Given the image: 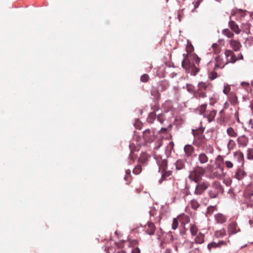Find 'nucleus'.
Listing matches in <instances>:
<instances>
[{
  "label": "nucleus",
  "instance_id": "nucleus-46",
  "mask_svg": "<svg viewBox=\"0 0 253 253\" xmlns=\"http://www.w3.org/2000/svg\"><path fill=\"white\" fill-rule=\"evenodd\" d=\"M215 71L216 70H214L213 71H212L209 74V77L211 80H213L217 77V74L215 72Z\"/></svg>",
  "mask_w": 253,
  "mask_h": 253
},
{
  "label": "nucleus",
  "instance_id": "nucleus-48",
  "mask_svg": "<svg viewBox=\"0 0 253 253\" xmlns=\"http://www.w3.org/2000/svg\"><path fill=\"white\" fill-rule=\"evenodd\" d=\"M149 80V77L148 75L144 74L141 76L140 80L142 82L147 83Z\"/></svg>",
  "mask_w": 253,
  "mask_h": 253
},
{
  "label": "nucleus",
  "instance_id": "nucleus-33",
  "mask_svg": "<svg viewBox=\"0 0 253 253\" xmlns=\"http://www.w3.org/2000/svg\"><path fill=\"white\" fill-rule=\"evenodd\" d=\"M151 94L154 96L155 98L157 100H159L161 98V94L160 93V91L159 89H152L151 90Z\"/></svg>",
  "mask_w": 253,
  "mask_h": 253
},
{
  "label": "nucleus",
  "instance_id": "nucleus-64",
  "mask_svg": "<svg viewBox=\"0 0 253 253\" xmlns=\"http://www.w3.org/2000/svg\"><path fill=\"white\" fill-rule=\"evenodd\" d=\"M237 58H238V60H240V59L242 60V59H243V56L241 53H240L238 55V56H237Z\"/></svg>",
  "mask_w": 253,
  "mask_h": 253
},
{
  "label": "nucleus",
  "instance_id": "nucleus-39",
  "mask_svg": "<svg viewBox=\"0 0 253 253\" xmlns=\"http://www.w3.org/2000/svg\"><path fill=\"white\" fill-rule=\"evenodd\" d=\"M190 231L191 234L193 235H196L198 231V227L194 224H191L190 225Z\"/></svg>",
  "mask_w": 253,
  "mask_h": 253
},
{
  "label": "nucleus",
  "instance_id": "nucleus-44",
  "mask_svg": "<svg viewBox=\"0 0 253 253\" xmlns=\"http://www.w3.org/2000/svg\"><path fill=\"white\" fill-rule=\"evenodd\" d=\"M193 134L194 137V139L197 138L198 136H200L201 135L203 134V130L202 129H198V130H193Z\"/></svg>",
  "mask_w": 253,
  "mask_h": 253
},
{
  "label": "nucleus",
  "instance_id": "nucleus-32",
  "mask_svg": "<svg viewBox=\"0 0 253 253\" xmlns=\"http://www.w3.org/2000/svg\"><path fill=\"white\" fill-rule=\"evenodd\" d=\"M226 235V231L224 229L216 231L214 232V236L216 238H219L224 237Z\"/></svg>",
  "mask_w": 253,
  "mask_h": 253
},
{
  "label": "nucleus",
  "instance_id": "nucleus-35",
  "mask_svg": "<svg viewBox=\"0 0 253 253\" xmlns=\"http://www.w3.org/2000/svg\"><path fill=\"white\" fill-rule=\"evenodd\" d=\"M212 187L213 188H214L215 190H217L219 192L222 190V188L220 184V183L218 181H214L212 183Z\"/></svg>",
  "mask_w": 253,
  "mask_h": 253
},
{
  "label": "nucleus",
  "instance_id": "nucleus-25",
  "mask_svg": "<svg viewBox=\"0 0 253 253\" xmlns=\"http://www.w3.org/2000/svg\"><path fill=\"white\" fill-rule=\"evenodd\" d=\"M169 86V84L168 81H162L159 83L158 89L160 92H164L166 91Z\"/></svg>",
  "mask_w": 253,
  "mask_h": 253
},
{
  "label": "nucleus",
  "instance_id": "nucleus-63",
  "mask_svg": "<svg viewBox=\"0 0 253 253\" xmlns=\"http://www.w3.org/2000/svg\"><path fill=\"white\" fill-rule=\"evenodd\" d=\"M167 131V128H163H163H161V129H160V131H159V132H160V133H166Z\"/></svg>",
  "mask_w": 253,
  "mask_h": 253
},
{
  "label": "nucleus",
  "instance_id": "nucleus-58",
  "mask_svg": "<svg viewBox=\"0 0 253 253\" xmlns=\"http://www.w3.org/2000/svg\"><path fill=\"white\" fill-rule=\"evenodd\" d=\"M131 253H140V250L138 247L134 248L131 251Z\"/></svg>",
  "mask_w": 253,
  "mask_h": 253
},
{
  "label": "nucleus",
  "instance_id": "nucleus-2",
  "mask_svg": "<svg viewBox=\"0 0 253 253\" xmlns=\"http://www.w3.org/2000/svg\"><path fill=\"white\" fill-rule=\"evenodd\" d=\"M156 160L159 167V169L162 171V177L159 181L161 183L163 180L167 179V177L171 174L172 171L166 170L168 162L166 159H163L161 157L157 156L156 157Z\"/></svg>",
  "mask_w": 253,
  "mask_h": 253
},
{
  "label": "nucleus",
  "instance_id": "nucleus-11",
  "mask_svg": "<svg viewBox=\"0 0 253 253\" xmlns=\"http://www.w3.org/2000/svg\"><path fill=\"white\" fill-rule=\"evenodd\" d=\"M205 241V236L202 233H199L197 236L195 237L194 242H189V248H192L194 247V244L195 243L198 244H201L203 243Z\"/></svg>",
  "mask_w": 253,
  "mask_h": 253
},
{
  "label": "nucleus",
  "instance_id": "nucleus-20",
  "mask_svg": "<svg viewBox=\"0 0 253 253\" xmlns=\"http://www.w3.org/2000/svg\"><path fill=\"white\" fill-rule=\"evenodd\" d=\"M227 243L224 241H220L218 243L211 242L209 244L208 246V248L209 250H211V248H220L222 246H226Z\"/></svg>",
  "mask_w": 253,
  "mask_h": 253
},
{
  "label": "nucleus",
  "instance_id": "nucleus-59",
  "mask_svg": "<svg viewBox=\"0 0 253 253\" xmlns=\"http://www.w3.org/2000/svg\"><path fill=\"white\" fill-rule=\"evenodd\" d=\"M249 127L251 129H253V118L251 119L248 122Z\"/></svg>",
  "mask_w": 253,
  "mask_h": 253
},
{
  "label": "nucleus",
  "instance_id": "nucleus-1",
  "mask_svg": "<svg viewBox=\"0 0 253 253\" xmlns=\"http://www.w3.org/2000/svg\"><path fill=\"white\" fill-rule=\"evenodd\" d=\"M206 169L201 166H197L190 171L188 178L190 180L198 182L202 180V177L206 173Z\"/></svg>",
  "mask_w": 253,
  "mask_h": 253
},
{
  "label": "nucleus",
  "instance_id": "nucleus-34",
  "mask_svg": "<svg viewBox=\"0 0 253 253\" xmlns=\"http://www.w3.org/2000/svg\"><path fill=\"white\" fill-rule=\"evenodd\" d=\"M222 33L228 38H232L234 36V33L228 29H225L222 30Z\"/></svg>",
  "mask_w": 253,
  "mask_h": 253
},
{
  "label": "nucleus",
  "instance_id": "nucleus-49",
  "mask_svg": "<svg viewBox=\"0 0 253 253\" xmlns=\"http://www.w3.org/2000/svg\"><path fill=\"white\" fill-rule=\"evenodd\" d=\"M178 225V219L174 218L173 220V222H172V225H171L172 229L175 230L176 229H177Z\"/></svg>",
  "mask_w": 253,
  "mask_h": 253
},
{
  "label": "nucleus",
  "instance_id": "nucleus-37",
  "mask_svg": "<svg viewBox=\"0 0 253 253\" xmlns=\"http://www.w3.org/2000/svg\"><path fill=\"white\" fill-rule=\"evenodd\" d=\"M156 115L155 112H152L150 113L148 115V117L147 118V121L149 123H151V124L153 123L154 120L156 118Z\"/></svg>",
  "mask_w": 253,
  "mask_h": 253
},
{
  "label": "nucleus",
  "instance_id": "nucleus-5",
  "mask_svg": "<svg viewBox=\"0 0 253 253\" xmlns=\"http://www.w3.org/2000/svg\"><path fill=\"white\" fill-rule=\"evenodd\" d=\"M193 144L198 147H203L204 150H205L204 147L206 146L207 153H209L212 154L213 152L214 149L213 147L210 144L207 145L204 135L198 136L197 138L194 139Z\"/></svg>",
  "mask_w": 253,
  "mask_h": 253
},
{
  "label": "nucleus",
  "instance_id": "nucleus-51",
  "mask_svg": "<svg viewBox=\"0 0 253 253\" xmlns=\"http://www.w3.org/2000/svg\"><path fill=\"white\" fill-rule=\"evenodd\" d=\"M236 14H240L241 15H245V12L241 9L233 10L232 11V16Z\"/></svg>",
  "mask_w": 253,
  "mask_h": 253
},
{
  "label": "nucleus",
  "instance_id": "nucleus-60",
  "mask_svg": "<svg viewBox=\"0 0 253 253\" xmlns=\"http://www.w3.org/2000/svg\"><path fill=\"white\" fill-rule=\"evenodd\" d=\"M241 85L245 87L246 89H247L248 87H250V84L247 82H242L241 83Z\"/></svg>",
  "mask_w": 253,
  "mask_h": 253
},
{
  "label": "nucleus",
  "instance_id": "nucleus-62",
  "mask_svg": "<svg viewBox=\"0 0 253 253\" xmlns=\"http://www.w3.org/2000/svg\"><path fill=\"white\" fill-rule=\"evenodd\" d=\"M235 117L236 118L238 122H240V120L239 118V113L238 111H236L235 113Z\"/></svg>",
  "mask_w": 253,
  "mask_h": 253
},
{
  "label": "nucleus",
  "instance_id": "nucleus-8",
  "mask_svg": "<svg viewBox=\"0 0 253 253\" xmlns=\"http://www.w3.org/2000/svg\"><path fill=\"white\" fill-rule=\"evenodd\" d=\"M228 234L229 235L235 234L240 231V229L238 224L235 221H231L228 226L227 228Z\"/></svg>",
  "mask_w": 253,
  "mask_h": 253
},
{
  "label": "nucleus",
  "instance_id": "nucleus-14",
  "mask_svg": "<svg viewBox=\"0 0 253 253\" xmlns=\"http://www.w3.org/2000/svg\"><path fill=\"white\" fill-rule=\"evenodd\" d=\"M216 161H220L221 163H222L226 168L228 169H232L233 168L234 165L233 162L229 160H224L221 156H218L216 158Z\"/></svg>",
  "mask_w": 253,
  "mask_h": 253
},
{
  "label": "nucleus",
  "instance_id": "nucleus-50",
  "mask_svg": "<svg viewBox=\"0 0 253 253\" xmlns=\"http://www.w3.org/2000/svg\"><path fill=\"white\" fill-rule=\"evenodd\" d=\"M187 90L190 93H194L195 91L194 86L192 84H187L186 85Z\"/></svg>",
  "mask_w": 253,
  "mask_h": 253
},
{
  "label": "nucleus",
  "instance_id": "nucleus-16",
  "mask_svg": "<svg viewBox=\"0 0 253 253\" xmlns=\"http://www.w3.org/2000/svg\"><path fill=\"white\" fill-rule=\"evenodd\" d=\"M237 141L240 147H245L247 145L249 139L245 135H243L238 137Z\"/></svg>",
  "mask_w": 253,
  "mask_h": 253
},
{
  "label": "nucleus",
  "instance_id": "nucleus-17",
  "mask_svg": "<svg viewBox=\"0 0 253 253\" xmlns=\"http://www.w3.org/2000/svg\"><path fill=\"white\" fill-rule=\"evenodd\" d=\"M214 219L217 223L223 224L226 222L227 217L225 215L221 213H218L214 215Z\"/></svg>",
  "mask_w": 253,
  "mask_h": 253
},
{
  "label": "nucleus",
  "instance_id": "nucleus-40",
  "mask_svg": "<svg viewBox=\"0 0 253 253\" xmlns=\"http://www.w3.org/2000/svg\"><path fill=\"white\" fill-rule=\"evenodd\" d=\"M190 57L195 64H199L200 62L201 59L196 54H191Z\"/></svg>",
  "mask_w": 253,
  "mask_h": 253
},
{
  "label": "nucleus",
  "instance_id": "nucleus-12",
  "mask_svg": "<svg viewBox=\"0 0 253 253\" xmlns=\"http://www.w3.org/2000/svg\"><path fill=\"white\" fill-rule=\"evenodd\" d=\"M215 63L214 65V70H217L218 69H222L226 64L225 63L223 58L220 56H217L215 59Z\"/></svg>",
  "mask_w": 253,
  "mask_h": 253
},
{
  "label": "nucleus",
  "instance_id": "nucleus-55",
  "mask_svg": "<svg viewBox=\"0 0 253 253\" xmlns=\"http://www.w3.org/2000/svg\"><path fill=\"white\" fill-rule=\"evenodd\" d=\"M157 119L161 124H162L165 120L164 115L162 114L158 115Z\"/></svg>",
  "mask_w": 253,
  "mask_h": 253
},
{
  "label": "nucleus",
  "instance_id": "nucleus-28",
  "mask_svg": "<svg viewBox=\"0 0 253 253\" xmlns=\"http://www.w3.org/2000/svg\"><path fill=\"white\" fill-rule=\"evenodd\" d=\"M227 133L229 136L235 138L238 136L237 130L232 127H229L227 129Z\"/></svg>",
  "mask_w": 253,
  "mask_h": 253
},
{
  "label": "nucleus",
  "instance_id": "nucleus-45",
  "mask_svg": "<svg viewBox=\"0 0 253 253\" xmlns=\"http://www.w3.org/2000/svg\"><path fill=\"white\" fill-rule=\"evenodd\" d=\"M230 90H231L230 86L228 84H225L224 86V89L223 90V93L228 96V94L231 92H230Z\"/></svg>",
  "mask_w": 253,
  "mask_h": 253
},
{
  "label": "nucleus",
  "instance_id": "nucleus-3",
  "mask_svg": "<svg viewBox=\"0 0 253 253\" xmlns=\"http://www.w3.org/2000/svg\"><path fill=\"white\" fill-rule=\"evenodd\" d=\"M182 66L192 75H196L199 70L191 59L190 55L184 58L182 62Z\"/></svg>",
  "mask_w": 253,
  "mask_h": 253
},
{
  "label": "nucleus",
  "instance_id": "nucleus-61",
  "mask_svg": "<svg viewBox=\"0 0 253 253\" xmlns=\"http://www.w3.org/2000/svg\"><path fill=\"white\" fill-rule=\"evenodd\" d=\"M200 250L198 248H195L191 250L189 253H199Z\"/></svg>",
  "mask_w": 253,
  "mask_h": 253
},
{
  "label": "nucleus",
  "instance_id": "nucleus-43",
  "mask_svg": "<svg viewBox=\"0 0 253 253\" xmlns=\"http://www.w3.org/2000/svg\"><path fill=\"white\" fill-rule=\"evenodd\" d=\"M247 157L248 160H253V149L249 148L247 150Z\"/></svg>",
  "mask_w": 253,
  "mask_h": 253
},
{
  "label": "nucleus",
  "instance_id": "nucleus-56",
  "mask_svg": "<svg viewBox=\"0 0 253 253\" xmlns=\"http://www.w3.org/2000/svg\"><path fill=\"white\" fill-rule=\"evenodd\" d=\"M153 110L152 112L155 113L156 111H158L159 109V105L158 103H156L154 106H153L151 108Z\"/></svg>",
  "mask_w": 253,
  "mask_h": 253
},
{
  "label": "nucleus",
  "instance_id": "nucleus-26",
  "mask_svg": "<svg viewBox=\"0 0 253 253\" xmlns=\"http://www.w3.org/2000/svg\"><path fill=\"white\" fill-rule=\"evenodd\" d=\"M216 114V111L215 110H212L209 112H207L205 117L207 118L209 122L212 121Z\"/></svg>",
  "mask_w": 253,
  "mask_h": 253
},
{
  "label": "nucleus",
  "instance_id": "nucleus-9",
  "mask_svg": "<svg viewBox=\"0 0 253 253\" xmlns=\"http://www.w3.org/2000/svg\"><path fill=\"white\" fill-rule=\"evenodd\" d=\"M225 55L227 59L226 64L228 63H234L237 60H238L237 56L235 55L233 51L231 50H225Z\"/></svg>",
  "mask_w": 253,
  "mask_h": 253
},
{
  "label": "nucleus",
  "instance_id": "nucleus-6",
  "mask_svg": "<svg viewBox=\"0 0 253 253\" xmlns=\"http://www.w3.org/2000/svg\"><path fill=\"white\" fill-rule=\"evenodd\" d=\"M196 183H197V184L194 192V194L196 195H201L203 194L210 185V183L207 181H201Z\"/></svg>",
  "mask_w": 253,
  "mask_h": 253
},
{
  "label": "nucleus",
  "instance_id": "nucleus-27",
  "mask_svg": "<svg viewBox=\"0 0 253 253\" xmlns=\"http://www.w3.org/2000/svg\"><path fill=\"white\" fill-rule=\"evenodd\" d=\"M223 172H221L220 170H216L213 171L211 173V178H217L221 179L223 178Z\"/></svg>",
  "mask_w": 253,
  "mask_h": 253
},
{
  "label": "nucleus",
  "instance_id": "nucleus-13",
  "mask_svg": "<svg viewBox=\"0 0 253 253\" xmlns=\"http://www.w3.org/2000/svg\"><path fill=\"white\" fill-rule=\"evenodd\" d=\"M228 100L232 105L235 106L239 104L238 97L234 92H231L228 95Z\"/></svg>",
  "mask_w": 253,
  "mask_h": 253
},
{
  "label": "nucleus",
  "instance_id": "nucleus-30",
  "mask_svg": "<svg viewBox=\"0 0 253 253\" xmlns=\"http://www.w3.org/2000/svg\"><path fill=\"white\" fill-rule=\"evenodd\" d=\"M148 161V155L145 153H142L138 159L139 164H145Z\"/></svg>",
  "mask_w": 253,
  "mask_h": 253
},
{
  "label": "nucleus",
  "instance_id": "nucleus-15",
  "mask_svg": "<svg viewBox=\"0 0 253 253\" xmlns=\"http://www.w3.org/2000/svg\"><path fill=\"white\" fill-rule=\"evenodd\" d=\"M206 152V149L205 150ZM207 152H201L198 155V160L199 163L202 165L207 164L209 160L208 156H207Z\"/></svg>",
  "mask_w": 253,
  "mask_h": 253
},
{
  "label": "nucleus",
  "instance_id": "nucleus-22",
  "mask_svg": "<svg viewBox=\"0 0 253 253\" xmlns=\"http://www.w3.org/2000/svg\"><path fill=\"white\" fill-rule=\"evenodd\" d=\"M229 26L235 34H239L240 33L241 30L239 28L238 25L234 21L230 20L229 22Z\"/></svg>",
  "mask_w": 253,
  "mask_h": 253
},
{
  "label": "nucleus",
  "instance_id": "nucleus-54",
  "mask_svg": "<svg viewBox=\"0 0 253 253\" xmlns=\"http://www.w3.org/2000/svg\"><path fill=\"white\" fill-rule=\"evenodd\" d=\"M134 126L136 128L141 129L142 128V124L139 120H136L134 123Z\"/></svg>",
  "mask_w": 253,
  "mask_h": 253
},
{
  "label": "nucleus",
  "instance_id": "nucleus-53",
  "mask_svg": "<svg viewBox=\"0 0 253 253\" xmlns=\"http://www.w3.org/2000/svg\"><path fill=\"white\" fill-rule=\"evenodd\" d=\"M126 174L125 176L124 177V179L127 181H129V182H130V180L131 179V175H130V170L129 169H127L126 170Z\"/></svg>",
  "mask_w": 253,
  "mask_h": 253
},
{
  "label": "nucleus",
  "instance_id": "nucleus-38",
  "mask_svg": "<svg viewBox=\"0 0 253 253\" xmlns=\"http://www.w3.org/2000/svg\"><path fill=\"white\" fill-rule=\"evenodd\" d=\"M218 194H219V192L217 191V190H211L208 192V195H209V197L211 199L216 198L217 197Z\"/></svg>",
  "mask_w": 253,
  "mask_h": 253
},
{
  "label": "nucleus",
  "instance_id": "nucleus-29",
  "mask_svg": "<svg viewBox=\"0 0 253 253\" xmlns=\"http://www.w3.org/2000/svg\"><path fill=\"white\" fill-rule=\"evenodd\" d=\"M178 219L179 221L181 222V224L184 225L188 223L190 221L189 217L184 214L179 215L178 217Z\"/></svg>",
  "mask_w": 253,
  "mask_h": 253
},
{
  "label": "nucleus",
  "instance_id": "nucleus-18",
  "mask_svg": "<svg viewBox=\"0 0 253 253\" xmlns=\"http://www.w3.org/2000/svg\"><path fill=\"white\" fill-rule=\"evenodd\" d=\"M184 151L185 156L187 157H189L192 155L195 151V148L193 146L190 144L186 145L184 147Z\"/></svg>",
  "mask_w": 253,
  "mask_h": 253
},
{
  "label": "nucleus",
  "instance_id": "nucleus-4",
  "mask_svg": "<svg viewBox=\"0 0 253 253\" xmlns=\"http://www.w3.org/2000/svg\"><path fill=\"white\" fill-rule=\"evenodd\" d=\"M245 203L248 207L253 208V184H248L244 191Z\"/></svg>",
  "mask_w": 253,
  "mask_h": 253
},
{
  "label": "nucleus",
  "instance_id": "nucleus-31",
  "mask_svg": "<svg viewBox=\"0 0 253 253\" xmlns=\"http://www.w3.org/2000/svg\"><path fill=\"white\" fill-rule=\"evenodd\" d=\"M176 169L181 170L185 168V163L183 160L179 159L175 163Z\"/></svg>",
  "mask_w": 253,
  "mask_h": 253
},
{
  "label": "nucleus",
  "instance_id": "nucleus-23",
  "mask_svg": "<svg viewBox=\"0 0 253 253\" xmlns=\"http://www.w3.org/2000/svg\"><path fill=\"white\" fill-rule=\"evenodd\" d=\"M229 43L231 47L235 51H237L240 49L241 44L240 42L235 40H231L229 41Z\"/></svg>",
  "mask_w": 253,
  "mask_h": 253
},
{
  "label": "nucleus",
  "instance_id": "nucleus-57",
  "mask_svg": "<svg viewBox=\"0 0 253 253\" xmlns=\"http://www.w3.org/2000/svg\"><path fill=\"white\" fill-rule=\"evenodd\" d=\"M202 0H196L193 2V4L194 5V8L196 9L197 7H198V6L200 4V3L201 2Z\"/></svg>",
  "mask_w": 253,
  "mask_h": 253
},
{
  "label": "nucleus",
  "instance_id": "nucleus-19",
  "mask_svg": "<svg viewBox=\"0 0 253 253\" xmlns=\"http://www.w3.org/2000/svg\"><path fill=\"white\" fill-rule=\"evenodd\" d=\"M156 227L154 224L152 222H148L145 226L146 232L150 235H153L155 232Z\"/></svg>",
  "mask_w": 253,
  "mask_h": 253
},
{
  "label": "nucleus",
  "instance_id": "nucleus-47",
  "mask_svg": "<svg viewBox=\"0 0 253 253\" xmlns=\"http://www.w3.org/2000/svg\"><path fill=\"white\" fill-rule=\"evenodd\" d=\"M207 104H203L200 107V114L203 115L204 116H206Z\"/></svg>",
  "mask_w": 253,
  "mask_h": 253
},
{
  "label": "nucleus",
  "instance_id": "nucleus-42",
  "mask_svg": "<svg viewBox=\"0 0 253 253\" xmlns=\"http://www.w3.org/2000/svg\"><path fill=\"white\" fill-rule=\"evenodd\" d=\"M141 170L142 166L139 164L133 169V172L135 174H138L141 172Z\"/></svg>",
  "mask_w": 253,
  "mask_h": 253
},
{
  "label": "nucleus",
  "instance_id": "nucleus-7",
  "mask_svg": "<svg viewBox=\"0 0 253 253\" xmlns=\"http://www.w3.org/2000/svg\"><path fill=\"white\" fill-rule=\"evenodd\" d=\"M209 84L205 82H200L198 85V89L197 90V94L200 98H205L206 97V92Z\"/></svg>",
  "mask_w": 253,
  "mask_h": 253
},
{
  "label": "nucleus",
  "instance_id": "nucleus-52",
  "mask_svg": "<svg viewBox=\"0 0 253 253\" xmlns=\"http://www.w3.org/2000/svg\"><path fill=\"white\" fill-rule=\"evenodd\" d=\"M221 163L220 161L215 160L216 169H218L221 172H223V168L221 166Z\"/></svg>",
  "mask_w": 253,
  "mask_h": 253
},
{
  "label": "nucleus",
  "instance_id": "nucleus-21",
  "mask_svg": "<svg viewBox=\"0 0 253 253\" xmlns=\"http://www.w3.org/2000/svg\"><path fill=\"white\" fill-rule=\"evenodd\" d=\"M246 175V172L241 168H238L235 173L234 177L237 179L242 180Z\"/></svg>",
  "mask_w": 253,
  "mask_h": 253
},
{
  "label": "nucleus",
  "instance_id": "nucleus-10",
  "mask_svg": "<svg viewBox=\"0 0 253 253\" xmlns=\"http://www.w3.org/2000/svg\"><path fill=\"white\" fill-rule=\"evenodd\" d=\"M155 132L153 130L147 129L143 131V137L146 141H153L155 139Z\"/></svg>",
  "mask_w": 253,
  "mask_h": 253
},
{
  "label": "nucleus",
  "instance_id": "nucleus-41",
  "mask_svg": "<svg viewBox=\"0 0 253 253\" xmlns=\"http://www.w3.org/2000/svg\"><path fill=\"white\" fill-rule=\"evenodd\" d=\"M242 28L244 32L249 34L250 33V24L248 23H243Z\"/></svg>",
  "mask_w": 253,
  "mask_h": 253
},
{
  "label": "nucleus",
  "instance_id": "nucleus-24",
  "mask_svg": "<svg viewBox=\"0 0 253 253\" xmlns=\"http://www.w3.org/2000/svg\"><path fill=\"white\" fill-rule=\"evenodd\" d=\"M234 158L237 160L239 163H241L243 164L244 161V156L243 153L240 151H237L233 153Z\"/></svg>",
  "mask_w": 253,
  "mask_h": 253
},
{
  "label": "nucleus",
  "instance_id": "nucleus-36",
  "mask_svg": "<svg viewBox=\"0 0 253 253\" xmlns=\"http://www.w3.org/2000/svg\"><path fill=\"white\" fill-rule=\"evenodd\" d=\"M190 205L191 207L195 210H197L198 208L200 207L199 203L195 199H192L190 201Z\"/></svg>",
  "mask_w": 253,
  "mask_h": 253
}]
</instances>
